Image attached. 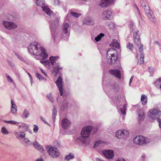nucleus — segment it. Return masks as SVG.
<instances>
[{"mask_svg": "<svg viewBox=\"0 0 161 161\" xmlns=\"http://www.w3.org/2000/svg\"><path fill=\"white\" fill-rule=\"evenodd\" d=\"M133 76H132L131 77V78H130V82H129V85H130V84H131L132 81V80H133Z\"/></svg>", "mask_w": 161, "mask_h": 161, "instance_id": "680f3d73", "label": "nucleus"}, {"mask_svg": "<svg viewBox=\"0 0 161 161\" xmlns=\"http://www.w3.org/2000/svg\"><path fill=\"white\" fill-rule=\"evenodd\" d=\"M107 25L109 26L110 29L111 30H113L115 28V26L114 24L111 22H108L107 23Z\"/></svg>", "mask_w": 161, "mask_h": 161, "instance_id": "ea45409f", "label": "nucleus"}, {"mask_svg": "<svg viewBox=\"0 0 161 161\" xmlns=\"http://www.w3.org/2000/svg\"><path fill=\"white\" fill-rule=\"evenodd\" d=\"M40 62L45 66H47L49 64V61L47 60H45L44 61L40 60Z\"/></svg>", "mask_w": 161, "mask_h": 161, "instance_id": "8fccbe9b", "label": "nucleus"}, {"mask_svg": "<svg viewBox=\"0 0 161 161\" xmlns=\"http://www.w3.org/2000/svg\"><path fill=\"white\" fill-rule=\"evenodd\" d=\"M83 23L87 25H93V22L92 19L90 18H87L84 20Z\"/></svg>", "mask_w": 161, "mask_h": 161, "instance_id": "393cba45", "label": "nucleus"}, {"mask_svg": "<svg viewBox=\"0 0 161 161\" xmlns=\"http://www.w3.org/2000/svg\"><path fill=\"white\" fill-rule=\"evenodd\" d=\"M93 127L92 126H87L84 127L81 132V136L78 138L77 141L80 145H85L86 143V140L89 136Z\"/></svg>", "mask_w": 161, "mask_h": 161, "instance_id": "7ed1b4c3", "label": "nucleus"}, {"mask_svg": "<svg viewBox=\"0 0 161 161\" xmlns=\"http://www.w3.org/2000/svg\"><path fill=\"white\" fill-rule=\"evenodd\" d=\"M126 47L128 49H129L130 51H132L133 49V44L130 42H128L127 43Z\"/></svg>", "mask_w": 161, "mask_h": 161, "instance_id": "37998d69", "label": "nucleus"}, {"mask_svg": "<svg viewBox=\"0 0 161 161\" xmlns=\"http://www.w3.org/2000/svg\"><path fill=\"white\" fill-rule=\"evenodd\" d=\"M104 143V142L99 141L96 142V143L93 145L94 147H98L99 145L103 144Z\"/></svg>", "mask_w": 161, "mask_h": 161, "instance_id": "a18cd8bd", "label": "nucleus"}, {"mask_svg": "<svg viewBox=\"0 0 161 161\" xmlns=\"http://www.w3.org/2000/svg\"><path fill=\"white\" fill-rule=\"evenodd\" d=\"M141 101L142 104L144 105L147 103V97L144 94L142 95L141 97Z\"/></svg>", "mask_w": 161, "mask_h": 161, "instance_id": "cd10ccee", "label": "nucleus"}, {"mask_svg": "<svg viewBox=\"0 0 161 161\" xmlns=\"http://www.w3.org/2000/svg\"><path fill=\"white\" fill-rule=\"evenodd\" d=\"M117 53V50L113 48H110L108 49L107 52V58L108 59L109 56L114 55Z\"/></svg>", "mask_w": 161, "mask_h": 161, "instance_id": "aec40b11", "label": "nucleus"}, {"mask_svg": "<svg viewBox=\"0 0 161 161\" xmlns=\"http://www.w3.org/2000/svg\"><path fill=\"white\" fill-rule=\"evenodd\" d=\"M14 134L17 138L19 139V138L20 132H19L17 131H14Z\"/></svg>", "mask_w": 161, "mask_h": 161, "instance_id": "864d4df0", "label": "nucleus"}, {"mask_svg": "<svg viewBox=\"0 0 161 161\" xmlns=\"http://www.w3.org/2000/svg\"><path fill=\"white\" fill-rule=\"evenodd\" d=\"M36 77L38 78V79L40 80H42L44 79L46 80V78H45L42 75L39 74V73H37L36 74Z\"/></svg>", "mask_w": 161, "mask_h": 161, "instance_id": "79ce46f5", "label": "nucleus"}, {"mask_svg": "<svg viewBox=\"0 0 161 161\" xmlns=\"http://www.w3.org/2000/svg\"><path fill=\"white\" fill-rule=\"evenodd\" d=\"M6 75L7 77V79L8 81L9 82H12L14 84V83L13 81V80L10 77L9 75H8L7 74H6Z\"/></svg>", "mask_w": 161, "mask_h": 161, "instance_id": "3c124183", "label": "nucleus"}, {"mask_svg": "<svg viewBox=\"0 0 161 161\" xmlns=\"http://www.w3.org/2000/svg\"><path fill=\"white\" fill-rule=\"evenodd\" d=\"M34 127L33 128V131L34 132L36 133L38 131V127L37 125H34Z\"/></svg>", "mask_w": 161, "mask_h": 161, "instance_id": "5fc2aeb1", "label": "nucleus"}, {"mask_svg": "<svg viewBox=\"0 0 161 161\" xmlns=\"http://www.w3.org/2000/svg\"><path fill=\"white\" fill-rule=\"evenodd\" d=\"M113 86H112V88L114 89V91L115 92H117L118 91V90L119 89L118 85L115 84L114 82L113 83Z\"/></svg>", "mask_w": 161, "mask_h": 161, "instance_id": "4c0bfd02", "label": "nucleus"}, {"mask_svg": "<svg viewBox=\"0 0 161 161\" xmlns=\"http://www.w3.org/2000/svg\"><path fill=\"white\" fill-rule=\"evenodd\" d=\"M47 97L51 102L52 103L54 102V98L51 93L47 95Z\"/></svg>", "mask_w": 161, "mask_h": 161, "instance_id": "a19ab883", "label": "nucleus"}, {"mask_svg": "<svg viewBox=\"0 0 161 161\" xmlns=\"http://www.w3.org/2000/svg\"><path fill=\"white\" fill-rule=\"evenodd\" d=\"M55 83L58 88L60 92V95L62 96L63 94L62 81V78L60 76L58 78L57 81L55 82Z\"/></svg>", "mask_w": 161, "mask_h": 161, "instance_id": "f8f14e48", "label": "nucleus"}, {"mask_svg": "<svg viewBox=\"0 0 161 161\" xmlns=\"http://www.w3.org/2000/svg\"><path fill=\"white\" fill-rule=\"evenodd\" d=\"M25 132L23 131L20 132V134L19 135V138H24L25 137Z\"/></svg>", "mask_w": 161, "mask_h": 161, "instance_id": "603ef678", "label": "nucleus"}, {"mask_svg": "<svg viewBox=\"0 0 161 161\" xmlns=\"http://www.w3.org/2000/svg\"><path fill=\"white\" fill-rule=\"evenodd\" d=\"M11 111L12 113L14 114L17 111V107L13 100H11Z\"/></svg>", "mask_w": 161, "mask_h": 161, "instance_id": "5701e85b", "label": "nucleus"}, {"mask_svg": "<svg viewBox=\"0 0 161 161\" xmlns=\"http://www.w3.org/2000/svg\"><path fill=\"white\" fill-rule=\"evenodd\" d=\"M41 71L42 72V73H43L45 76H46L47 75V74L42 69H41Z\"/></svg>", "mask_w": 161, "mask_h": 161, "instance_id": "e2e57ef3", "label": "nucleus"}, {"mask_svg": "<svg viewBox=\"0 0 161 161\" xmlns=\"http://www.w3.org/2000/svg\"><path fill=\"white\" fill-rule=\"evenodd\" d=\"M129 27L130 30L133 32L135 30L136 27L134 23L132 22H130L129 24Z\"/></svg>", "mask_w": 161, "mask_h": 161, "instance_id": "72a5a7b5", "label": "nucleus"}, {"mask_svg": "<svg viewBox=\"0 0 161 161\" xmlns=\"http://www.w3.org/2000/svg\"><path fill=\"white\" fill-rule=\"evenodd\" d=\"M135 6H136V9L137 10L139 16L141 17V14L139 9L138 6H137V5L136 4H135Z\"/></svg>", "mask_w": 161, "mask_h": 161, "instance_id": "4d7b16f0", "label": "nucleus"}, {"mask_svg": "<svg viewBox=\"0 0 161 161\" xmlns=\"http://www.w3.org/2000/svg\"><path fill=\"white\" fill-rule=\"evenodd\" d=\"M126 105L124 104L120 108V110L121 111V114L124 115L126 114Z\"/></svg>", "mask_w": 161, "mask_h": 161, "instance_id": "c9c22d12", "label": "nucleus"}, {"mask_svg": "<svg viewBox=\"0 0 161 161\" xmlns=\"http://www.w3.org/2000/svg\"><path fill=\"white\" fill-rule=\"evenodd\" d=\"M147 140V137L142 136H138L134 138L133 141L135 144L141 146L146 144L148 142Z\"/></svg>", "mask_w": 161, "mask_h": 161, "instance_id": "423d86ee", "label": "nucleus"}, {"mask_svg": "<svg viewBox=\"0 0 161 161\" xmlns=\"http://www.w3.org/2000/svg\"><path fill=\"white\" fill-rule=\"evenodd\" d=\"M109 72L112 75H114L116 77L120 79L121 73L119 69H110Z\"/></svg>", "mask_w": 161, "mask_h": 161, "instance_id": "dca6fc26", "label": "nucleus"}, {"mask_svg": "<svg viewBox=\"0 0 161 161\" xmlns=\"http://www.w3.org/2000/svg\"><path fill=\"white\" fill-rule=\"evenodd\" d=\"M74 158V156L73 153H70L69 155H66L64 158L65 160L69 161L70 159H73Z\"/></svg>", "mask_w": 161, "mask_h": 161, "instance_id": "7c9ffc66", "label": "nucleus"}, {"mask_svg": "<svg viewBox=\"0 0 161 161\" xmlns=\"http://www.w3.org/2000/svg\"><path fill=\"white\" fill-rule=\"evenodd\" d=\"M36 4L37 6H41L42 8L45 4L44 0H36Z\"/></svg>", "mask_w": 161, "mask_h": 161, "instance_id": "c85d7f7f", "label": "nucleus"}, {"mask_svg": "<svg viewBox=\"0 0 161 161\" xmlns=\"http://www.w3.org/2000/svg\"><path fill=\"white\" fill-rule=\"evenodd\" d=\"M110 46L118 49L120 48L119 44L115 39H114L112 41V42L110 44Z\"/></svg>", "mask_w": 161, "mask_h": 161, "instance_id": "b1692460", "label": "nucleus"}, {"mask_svg": "<svg viewBox=\"0 0 161 161\" xmlns=\"http://www.w3.org/2000/svg\"><path fill=\"white\" fill-rule=\"evenodd\" d=\"M108 57V59H110V63L113 62V63L115 62L117 60L118 58V56L115 54L114 55L111 56V57H110V56H109Z\"/></svg>", "mask_w": 161, "mask_h": 161, "instance_id": "bb28decb", "label": "nucleus"}, {"mask_svg": "<svg viewBox=\"0 0 161 161\" xmlns=\"http://www.w3.org/2000/svg\"><path fill=\"white\" fill-rule=\"evenodd\" d=\"M139 31L138 30L133 32V37L136 46H139V51L140 53L139 55L137 54L136 57L138 58V63L141 64L144 63V56L143 53H142L143 48V46L141 44V39L139 35L138 34Z\"/></svg>", "mask_w": 161, "mask_h": 161, "instance_id": "f03ea898", "label": "nucleus"}, {"mask_svg": "<svg viewBox=\"0 0 161 161\" xmlns=\"http://www.w3.org/2000/svg\"><path fill=\"white\" fill-rule=\"evenodd\" d=\"M142 158H143V159H144L145 158V155L144 154H143L142 156Z\"/></svg>", "mask_w": 161, "mask_h": 161, "instance_id": "774afa93", "label": "nucleus"}, {"mask_svg": "<svg viewBox=\"0 0 161 161\" xmlns=\"http://www.w3.org/2000/svg\"><path fill=\"white\" fill-rule=\"evenodd\" d=\"M142 7L144 8L145 11L146 12L147 14V13L151 11L150 10L148 5L145 2H144L142 4Z\"/></svg>", "mask_w": 161, "mask_h": 161, "instance_id": "a878e982", "label": "nucleus"}, {"mask_svg": "<svg viewBox=\"0 0 161 161\" xmlns=\"http://www.w3.org/2000/svg\"><path fill=\"white\" fill-rule=\"evenodd\" d=\"M53 68V69L51 72L53 73H55V75H56L58 73L59 69H61L62 68L60 67L59 64L58 63H57L55 65Z\"/></svg>", "mask_w": 161, "mask_h": 161, "instance_id": "4be33fe9", "label": "nucleus"}, {"mask_svg": "<svg viewBox=\"0 0 161 161\" xmlns=\"http://www.w3.org/2000/svg\"><path fill=\"white\" fill-rule=\"evenodd\" d=\"M58 25V20H57L55 24H53V23L50 25V29L51 32L52 36L54 40H55V33L56 28L57 27Z\"/></svg>", "mask_w": 161, "mask_h": 161, "instance_id": "9b49d317", "label": "nucleus"}, {"mask_svg": "<svg viewBox=\"0 0 161 161\" xmlns=\"http://www.w3.org/2000/svg\"><path fill=\"white\" fill-rule=\"evenodd\" d=\"M30 115V113L28 110L27 109H25L24 110V111L23 113V115L22 116V117H25V118H27L29 117Z\"/></svg>", "mask_w": 161, "mask_h": 161, "instance_id": "e433bc0d", "label": "nucleus"}, {"mask_svg": "<svg viewBox=\"0 0 161 161\" xmlns=\"http://www.w3.org/2000/svg\"><path fill=\"white\" fill-rule=\"evenodd\" d=\"M53 120L54 122H55L56 119V116L57 114V110L55 107H53Z\"/></svg>", "mask_w": 161, "mask_h": 161, "instance_id": "c756f323", "label": "nucleus"}, {"mask_svg": "<svg viewBox=\"0 0 161 161\" xmlns=\"http://www.w3.org/2000/svg\"><path fill=\"white\" fill-rule=\"evenodd\" d=\"M36 161H44V160L42 158H40L36 159Z\"/></svg>", "mask_w": 161, "mask_h": 161, "instance_id": "0e129e2a", "label": "nucleus"}, {"mask_svg": "<svg viewBox=\"0 0 161 161\" xmlns=\"http://www.w3.org/2000/svg\"><path fill=\"white\" fill-rule=\"evenodd\" d=\"M43 10L48 15L50 18L53 17L54 14L53 11L47 6L45 5L42 7Z\"/></svg>", "mask_w": 161, "mask_h": 161, "instance_id": "4468645a", "label": "nucleus"}, {"mask_svg": "<svg viewBox=\"0 0 161 161\" xmlns=\"http://www.w3.org/2000/svg\"><path fill=\"white\" fill-rule=\"evenodd\" d=\"M144 113L141 114H139L137 118L138 122L139 124H141V122L144 120Z\"/></svg>", "mask_w": 161, "mask_h": 161, "instance_id": "2f4dec72", "label": "nucleus"}, {"mask_svg": "<svg viewBox=\"0 0 161 161\" xmlns=\"http://www.w3.org/2000/svg\"><path fill=\"white\" fill-rule=\"evenodd\" d=\"M45 149L51 157L56 158H58L59 155L58 150L56 147L47 146L45 147Z\"/></svg>", "mask_w": 161, "mask_h": 161, "instance_id": "20e7f679", "label": "nucleus"}, {"mask_svg": "<svg viewBox=\"0 0 161 161\" xmlns=\"http://www.w3.org/2000/svg\"><path fill=\"white\" fill-rule=\"evenodd\" d=\"M103 155L107 158L110 159L114 156V153L113 150H105L102 151Z\"/></svg>", "mask_w": 161, "mask_h": 161, "instance_id": "ddd939ff", "label": "nucleus"}, {"mask_svg": "<svg viewBox=\"0 0 161 161\" xmlns=\"http://www.w3.org/2000/svg\"><path fill=\"white\" fill-rule=\"evenodd\" d=\"M150 112L149 117L153 119H157L159 123V128H161V119L159 118L161 115V111L156 109H152Z\"/></svg>", "mask_w": 161, "mask_h": 161, "instance_id": "39448f33", "label": "nucleus"}, {"mask_svg": "<svg viewBox=\"0 0 161 161\" xmlns=\"http://www.w3.org/2000/svg\"><path fill=\"white\" fill-rule=\"evenodd\" d=\"M96 160L97 161H103L102 160L98 158H96Z\"/></svg>", "mask_w": 161, "mask_h": 161, "instance_id": "69168bd1", "label": "nucleus"}, {"mask_svg": "<svg viewBox=\"0 0 161 161\" xmlns=\"http://www.w3.org/2000/svg\"><path fill=\"white\" fill-rule=\"evenodd\" d=\"M39 45L36 42L31 43L28 47L29 52L31 54L40 56L43 59H46L48 56V54L46 52L44 48Z\"/></svg>", "mask_w": 161, "mask_h": 161, "instance_id": "f257e3e1", "label": "nucleus"}, {"mask_svg": "<svg viewBox=\"0 0 161 161\" xmlns=\"http://www.w3.org/2000/svg\"><path fill=\"white\" fill-rule=\"evenodd\" d=\"M24 142L26 144V146H29L30 145L33 144V143L32 142H31L30 141L27 139L25 138L24 139Z\"/></svg>", "mask_w": 161, "mask_h": 161, "instance_id": "49530a36", "label": "nucleus"}, {"mask_svg": "<svg viewBox=\"0 0 161 161\" xmlns=\"http://www.w3.org/2000/svg\"><path fill=\"white\" fill-rule=\"evenodd\" d=\"M129 135V132L126 130H119L116 133V136L119 138H121L122 137L125 138Z\"/></svg>", "mask_w": 161, "mask_h": 161, "instance_id": "1a4fd4ad", "label": "nucleus"}, {"mask_svg": "<svg viewBox=\"0 0 161 161\" xmlns=\"http://www.w3.org/2000/svg\"><path fill=\"white\" fill-rule=\"evenodd\" d=\"M1 132L3 134L5 135H7L8 134V130L4 127L2 128Z\"/></svg>", "mask_w": 161, "mask_h": 161, "instance_id": "c03bdc74", "label": "nucleus"}, {"mask_svg": "<svg viewBox=\"0 0 161 161\" xmlns=\"http://www.w3.org/2000/svg\"><path fill=\"white\" fill-rule=\"evenodd\" d=\"M115 0H101L99 6L102 8L108 7L110 5L114 3Z\"/></svg>", "mask_w": 161, "mask_h": 161, "instance_id": "6e6552de", "label": "nucleus"}, {"mask_svg": "<svg viewBox=\"0 0 161 161\" xmlns=\"http://www.w3.org/2000/svg\"><path fill=\"white\" fill-rule=\"evenodd\" d=\"M5 123H9L13 125H17L19 124V123L14 120H4V121Z\"/></svg>", "mask_w": 161, "mask_h": 161, "instance_id": "58836bf2", "label": "nucleus"}, {"mask_svg": "<svg viewBox=\"0 0 161 161\" xmlns=\"http://www.w3.org/2000/svg\"><path fill=\"white\" fill-rule=\"evenodd\" d=\"M155 43H156V44H157L158 46H160L159 43L158 42L156 41L155 42Z\"/></svg>", "mask_w": 161, "mask_h": 161, "instance_id": "338daca9", "label": "nucleus"}, {"mask_svg": "<svg viewBox=\"0 0 161 161\" xmlns=\"http://www.w3.org/2000/svg\"><path fill=\"white\" fill-rule=\"evenodd\" d=\"M34 147L40 152H43L44 149L42 146L40 145L36 141L34 143H33Z\"/></svg>", "mask_w": 161, "mask_h": 161, "instance_id": "a211bd4d", "label": "nucleus"}, {"mask_svg": "<svg viewBox=\"0 0 161 161\" xmlns=\"http://www.w3.org/2000/svg\"><path fill=\"white\" fill-rule=\"evenodd\" d=\"M3 23L4 26L8 29H13L17 27L16 25L13 22L3 21Z\"/></svg>", "mask_w": 161, "mask_h": 161, "instance_id": "9d476101", "label": "nucleus"}, {"mask_svg": "<svg viewBox=\"0 0 161 161\" xmlns=\"http://www.w3.org/2000/svg\"><path fill=\"white\" fill-rule=\"evenodd\" d=\"M28 75L29 76V78L30 79V80L31 81V82H32V81L33 80L32 78V76L30 75V74L29 73H28Z\"/></svg>", "mask_w": 161, "mask_h": 161, "instance_id": "052dcab7", "label": "nucleus"}, {"mask_svg": "<svg viewBox=\"0 0 161 161\" xmlns=\"http://www.w3.org/2000/svg\"><path fill=\"white\" fill-rule=\"evenodd\" d=\"M147 15L151 21L154 23L156 22V19L152 11L149 12L147 13Z\"/></svg>", "mask_w": 161, "mask_h": 161, "instance_id": "412c9836", "label": "nucleus"}, {"mask_svg": "<svg viewBox=\"0 0 161 161\" xmlns=\"http://www.w3.org/2000/svg\"><path fill=\"white\" fill-rule=\"evenodd\" d=\"M70 122L67 119H64L61 121V125L64 129H67L69 127Z\"/></svg>", "mask_w": 161, "mask_h": 161, "instance_id": "f3484780", "label": "nucleus"}, {"mask_svg": "<svg viewBox=\"0 0 161 161\" xmlns=\"http://www.w3.org/2000/svg\"><path fill=\"white\" fill-rule=\"evenodd\" d=\"M58 58L59 57L58 56H51L49 58V61L51 64L53 66L55 65L57 63H58Z\"/></svg>", "mask_w": 161, "mask_h": 161, "instance_id": "6ab92c4d", "label": "nucleus"}, {"mask_svg": "<svg viewBox=\"0 0 161 161\" xmlns=\"http://www.w3.org/2000/svg\"><path fill=\"white\" fill-rule=\"evenodd\" d=\"M53 1L55 5H58L60 3V1L59 0H53Z\"/></svg>", "mask_w": 161, "mask_h": 161, "instance_id": "6e6d98bb", "label": "nucleus"}, {"mask_svg": "<svg viewBox=\"0 0 161 161\" xmlns=\"http://www.w3.org/2000/svg\"><path fill=\"white\" fill-rule=\"evenodd\" d=\"M104 36V34L103 33H101L99 35H98L95 38V40L97 42H98Z\"/></svg>", "mask_w": 161, "mask_h": 161, "instance_id": "f704fd0d", "label": "nucleus"}, {"mask_svg": "<svg viewBox=\"0 0 161 161\" xmlns=\"http://www.w3.org/2000/svg\"><path fill=\"white\" fill-rule=\"evenodd\" d=\"M71 14L72 16L76 17H79L81 15V14L79 13H78L74 12H71Z\"/></svg>", "mask_w": 161, "mask_h": 161, "instance_id": "de8ad7c7", "label": "nucleus"}, {"mask_svg": "<svg viewBox=\"0 0 161 161\" xmlns=\"http://www.w3.org/2000/svg\"><path fill=\"white\" fill-rule=\"evenodd\" d=\"M69 25L67 23H64V24L62 28V33L65 34H68L66 35V38L64 39H67L69 36L70 34L69 32Z\"/></svg>", "mask_w": 161, "mask_h": 161, "instance_id": "2eb2a0df", "label": "nucleus"}, {"mask_svg": "<svg viewBox=\"0 0 161 161\" xmlns=\"http://www.w3.org/2000/svg\"><path fill=\"white\" fill-rule=\"evenodd\" d=\"M102 17L103 20H111L113 19L112 13L110 10H106L102 13Z\"/></svg>", "mask_w": 161, "mask_h": 161, "instance_id": "0eeeda50", "label": "nucleus"}, {"mask_svg": "<svg viewBox=\"0 0 161 161\" xmlns=\"http://www.w3.org/2000/svg\"><path fill=\"white\" fill-rule=\"evenodd\" d=\"M115 161H126L125 160L124 158H119L117 159Z\"/></svg>", "mask_w": 161, "mask_h": 161, "instance_id": "13d9d810", "label": "nucleus"}, {"mask_svg": "<svg viewBox=\"0 0 161 161\" xmlns=\"http://www.w3.org/2000/svg\"><path fill=\"white\" fill-rule=\"evenodd\" d=\"M148 71H149L151 73H153L154 72V71L153 69H152L151 68L149 67H148Z\"/></svg>", "mask_w": 161, "mask_h": 161, "instance_id": "bf43d9fd", "label": "nucleus"}, {"mask_svg": "<svg viewBox=\"0 0 161 161\" xmlns=\"http://www.w3.org/2000/svg\"><path fill=\"white\" fill-rule=\"evenodd\" d=\"M14 54L19 60L25 63V59L22 57L21 55L16 52H14Z\"/></svg>", "mask_w": 161, "mask_h": 161, "instance_id": "473e14b6", "label": "nucleus"}, {"mask_svg": "<svg viewBox=\"0 0 161 161\" xmlns=\"http://www.w3.org/2000/svg\"><path fill=\"white\" fill-rule=\"evenodd\" d=\"M22 128L23 129V130H27L29 128L28 125L25 123H22Z\"/></svg>", "mask_w": 161, "mask_h": 161, "instance_id": "09e8293b", "label": "nucleus"}]
</instances>
